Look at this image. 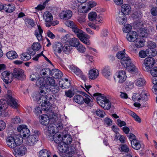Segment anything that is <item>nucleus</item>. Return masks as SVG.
<instances>
[{
	"label": "nucleus",
	"instance_id": "f3484780",
	"mask_svg": "<svg viewBox=\"0 0 157 157\" xmlns=\"http://www.w3.org/2000/svg\"><path fill=\"white\" fill-rule=\"evenodd\" d=\"M50 75L54 78L56 79H59L63 75L62 73L60 70L55 69H52L50 71Z\"/></svg>",
	"mask_w": 157,
	"mask_h": 157
},
{
	"label": "nucleus",
	"instance_id": "8fccbe9b",
	"mask_svg": "<svg viewBox=\"0 0 157 157\" xmlns=\"http://www.w3.org/2000/svg\"><path fill=\"white\" fill-rule=\"evenodd\" d=\"M134 86V83L133 82L127 81L125 82V87L127 90H129L132 89Z\"/></svg>",
	"mask_w": 157,
	"mask_h": 157
},
{
	"label": "nucleus",
	"instance_id": "79ce46f5",
	"mask_svg": "<svg viewBox=\"0 0 157 157\" xmlns=\"http://www.w3.org/2000/svg\"><path fill=\"white\" fill-rule=\"evenodd\" d=\"M146 81L143 77H140L138 78L136 81V86L141 87L145 85Z\"/></svg>",
	"mask_w": 157,
	"mask_h": 157
},
{
	"label": "nucleus",
	"instance_id": "aec40b11",
	"mask_svg": "<svg viewBox=\"0 0 157 157\" xmlns=\"http://www.w3.org/2000/svg\"><path fill=\"white\" fill-rule=\"evenodd\" d=\"M121 63L123 67L125 68H127L131 65L132 62L130 58L128 56L124 58L121 60Z\"/></svg>",
	"mask_w": 157,
	"mask_h": 157
},
{
	"label": "nucleus",
	"instance_id": "49530a36",
	"mask_svg": "<svg viewBox=\"0 0 157 157\" xmlns=\"http://www.w3.org/2000/svg\"><path fill=\"white\" fill-rule=\"evenodd\" d=\"M139 95L142 101H145L147 100V92L145 90H143L142 91L139 93Z\"/></svg>",
	"mask_w": 157,
	"mask_h": 157
},
{
	"label": "nucleus",
	"instance_id": "c03bdc74",
	"mask_svg": "<svg viewBox=\"0 0 157 157\" xmlns=\"http://www.w3.org/2000/svg\"><path fill=\"white\" fill-rule=\"evenodd\" d=\"M125 49L123 51H119L117 54V57L119 59L121 60L124 59L125 57L127 56L128 55L125 52Z\"/></svg>",
	"mask_w": 157,
	"mask_h": 157
},
{
	"label": "nucleus",
	"instance_id": "37998d69",
	"mask_svg": "<svg viewBox=\"0 0 157 157\" xmlns=\"http://www.w3.org/2000/svg\"><path fill=\"white\" fill-rule=\"evenodd\" d=\"M69 43L72 47L73 46L76 47L80 43L78 39L74 37L71 39Z\"/></svg>",
	"mask_w": 157,
	"mask_h": 157
},
{
	"label": "nucleus",
	"instance_id": "2eb2a0df",
	"mask_svg": "<svg viewBox=\"0 0 157 157\" xmlns=\"http://www.w3.org/2000/svg\"><path fill=\"white\" fill-rule=\"evenodd\" d=\"M72 15V13L71 11L66 10L62 11L59 14V16L62 19L67 20L70 18Z\"/></svg>",
	"mask_w": 157,
	"mask_h": 157
},
{
	"label": "nucleus",
	"instance_id": "603ef678",
	"mask_svg": "<svg viewBox=\"0 0 157 157\" xmlns=\"http://www.w3.org/2000/svg\"><path fill=\"white\" fill-rule=\"evenodd\" d=\"M44 78L40 77L38 78L37 79V80L36 81V85L37 86H41L42 88H43L44 86Z\"/></svg>",
	"mask_w": 157,
	"mask_h": 157
},
{
	"label": "nucleus",
	"instance_id": "ea45409f",
	"mask_svg": "<svg viewBox=\"0 0 157 157\" xmlns=\"http://www.w3.org/2000/svg\"><path fill=\"white\" fill-rule=\"evenodd\" d=\"M25 23L27 26L31 28L34 27L35 25L34 21L31 19H26L25 20Z\"/></svg>",
	"mask_w": 157,
	"mask_h": 157
},
{
	"label": "nucleus",
	"instance_id": "b1692460",
	"mask_svg": "<svg viewBox=\"0 0 157 157\" xmlns=\"http://www.w3.org/2000/svg\"><path fill=\"white\" fill-rule=\"evenodd\" d=\"M38 29L35 31V35L36 36L39 41H41L42 40L43 36L42 33L43 32V30L39 25H37Z\"/></svg>",
	"mask_w": 157,
	"mask_h": 157
},
{
	"label": "nucleus",
	"instance_id": "473e14b6",
	"mask_svg": "<svg viewBox=\"0 0 157 157\" xmlns=\"http://www.w3.org/2000/svg\"><path fill=\"white\" fill-rule=\"evenodd\" d=\"M119 149L121 152L128 153L130 150L129 147L125 144H121Z\"/></svg>",
	"mask_w": 157,
	"mask_h": 157
},
{
	"label": "nucleus",
	"instance_id": "e2e57ef3",
	"mask_svg": "<svg viewBox=\"0 0 157 157\" xmlns=\"http://www.w3.org/2000/svg\"><path fill=\"white\" fill-rule=\"evenodd\" d=\"M40 76L38 75V74L37 73L32 74L30 76V80L32 81H35L37 80V79Z\"/></svg>",
	"mask_w": 157,
	"mask_h": 157
},
{
	"label": "nucleus",
	"instance_id": "72a5a7b5",
	"mask_svg": "<svg viewBox=\"0 0 157 157\" xmlns=\"http://www.w3.org/2000/svg\"><path fill=\"white\" fill-rule=\"evenodd\" d=\"M6 56L9 59H13L17 58L18 55L15 51H11L7 53Z\"/></svg>",
	"mask_w": 157,
	"mask_h": 157
},
{
	"label": "nucleus",
	"instance_id": "5701e85b",
	"mask_svg": "<svg viewBox=\"0 0 157 157\" xmlns=\"http://www.w3.org/2000/svg\"><path fill=\"white\" fill-rule=\"evenodd\" d=\"M10 73L7 71H4L2 73L1 78L6 84H8L11 82V81H10Z\"/></svg>",
	"mask_w": 157,
	"mask_h": 157
},
{
	"label": "nucleus",
	"instance_id": "4be33fe9",
	"mask_svg": "<svg viewBox=\"0 0 157 157\" xmlns=\"http://www.w3.org/2000/svg\"><path fill=\"white\" fill-rule=\"evenodd\" d=\"M117 77L119 79L118 83H121L124 82L126 78V73L125 71H120L118 72V74Z\"/></svg>",
	"mask_w": 157,
	"mask_h": 157
},
{
	"label": "nucleus",
	"instance_id": "e433bc0d",
	"mask_svg": "<svg viewBox=\"0 0 157 157\" xmlns=\"http://www.w3.org/2000/svg\"><path fill=\"white\" fill-rule=\"evenodd\" d=\"M73 100L76 103L80 104H83L84 98L81 95H75L74 97Z\"/></svg>",
	"mask_w": 157,
	"mask_h": 157
},
{
	"label": "nucleus",
	"instance_id": "69168bd1",
	"mask_svg": "<svg viewBox=\"0 0 157 157\" xmlns=\"http://www.w3.org/2000/svg\"><path fill=\"white\" fill-rule=\"evenodd\" d=\"M32 48L35 51L39 50L41 48L40 44L39 43H34L32 46Z\"/></svg>",
	"mask_w": 157,
	"mask_h": 157
},
{
	"label": "nucleus",
	"instance_id": "c85d7f7f",
	"mask_svg": "<svg viewBox=\"0 0 157 157\" xmlns=\"http://www.w3.org/2000/svg\"><path fill=\"white\" fill-rule=\"evenodd\" d=\"M41 117L40 121L41 124L46 125L49 124L50 119L47 115L44 114L41 116Z\"/></svg>",
	"mask_w": 157,
	"mask_h": 157
},
{
	"label": "nucleus",
	"instance_id": "1a4fd4ad",
	"mask_svg": "<svg viewBox=\"0 0 157 157\" xmlns=\"http://www.w3.org/2000/svg\"><path fill=\"white\" fill-rule=\"evenodd\" d=\"M63 48V45L61 43H57L54 44L53 45V48L54 52V54L57 58L60 59L61 58L58 55V54H60L62 52Z\"/></svg>",
	"mask_w": 157,
	"mask_h": 157
},
{
	"label": "nucleus",
	"instance_id": "5fc2aeb1",
	"mask_svg": "<svg viewBox=\"0 0 157 157\" xmlns=\"http://www.w3.org/2000/svg\"><path fill=\"white\" fill-rule=\"evenodd\" d=\"M149 56H155L157 54V52L154 49H147Z\"/></svg>",
	"mask_w": 157,
	"mask_h": 157
},
{
	"label": "nucleus",
	"instance_id": "393cba45",
	"mask_svg": "<svg viewBox=\"0 0 157 157\" xmlns=\"http://www.w3.org/2000/svg\"><path fill=\"white\" fill-rule=\"evenodd\" d=\"M121 11L119 12H122L125 15H128L131 11V8L128 4H125L122 5L121 7Z\"/></svg>",
	"mask_w": 157,
	"mask_h": 157
},
{
	"label": "nucleus",
	"instance_id": "4c0bfd02",
	"mask_svg": "<svg viewBox=\"0 0 157 157\" xmlns=\"http://www.w3.org/2000/svg\"><path fill=\"white\" fill-rule=\"evenodd\" d=\"M56 127L55 123L50 124L48 127L47 133L54 134L55 132V130H56Z\"/></svg>",
	"mask_w": 157,
	"mask_h": 157
},
{
	"label": "nucleus",
	"instance_id": "bf43d9fd",
	"mask_svg": "<svg viewBox=\"0 0 157 157\" xmlns=\"http://www.w3.org/2000/svg\"><path fill=\"white\" fill-rule=\"evenodd\" d=\"M65 95L67 97L71 98L74 95V93L71 90H66L65 92Z\"/></svg>",
	"mask_w": 157,
	"mask_h": 157
},
{
	"label": "nucleus",
	"instance_id": "f03ea898",
	"mask_svg": "<svg viewBox=\"0 0 157 157\" xmlns=\"http://www.w3.org/2000/svg\"><path fill=\"white\" fill-rule=\"evenodd\" d=\"M19 137V135H17L8 137L6 140L8 146L11 148H14L20 145L22 141L20 139Z\"/></svg>",
	"mask_w": 157,
	"mask_h": 157
},
{
	"label": "nucleus",
	"instance_id": "bb28decb",
	"mask_svg": "<svg viewBox=\"0 0 157 157\" xmlns=\"http://www.w3.org/2000/svg\"><path fill=\"white\" fill-rule=\"evenodd\" d=\"M44 20L46 22H50L53 19V17L51 13L48 11L45 12L43 15Z\"/></svg>",
	"mask_w": 157,
	"mask_h": 157
},
{
	"label": "nucleus",
	"instance_id": "338daca9",
	"mask_svg": "<svg viewBox=\"0 0 157 157\" xmlns=\"http://www.w3.org/2000/svg\"><path fill=\"white\" fill-rule=\"evenodd\" d=\"M96 113L98 116L102 118L103 117L105 114V112L103 110L100 109H98L96 111Z\"/></svg>",
	"mask_w": 157,
	"mask_h": 157
},
{
	"label": "nucleus",
	"instance_id": "20e7f679",
	"mask_svg": "<svg viewBox=\"0 0 157 157\" xmlns=\"http://www.w3.org/2000/svg\"><path fill=\"white\" fill-rule=\"evenodd\" d=\"M65 24L71 29L72 31L76 35L78 38L84 32L82 30L80 29L76 25L73 21L68 20L66 21L65 22Z\"/></svg>",
	"mask_w": 157,
	"mask_h": 157
},
{
	"label": "nucleus",
	"instance_id": "7c9ffc66",
	"mask_svg": "<svg viewBox=\"0 0 157 157\" xmlns=\"http://www.w3.org/2000/svg\"><path fill=\"white\" fill-rule=\"evenodd\" d=\"M62 142L67 145L71 144L72 141L71 136L69 134L65 135L63 137Z\"/></svg>",
	"mask_w": 157,
	"mask_h": 157
},
{
	"label": "nucleus",
	"instance_id": "de8ad7c7",
	"mask_svg": "<svg viewBox=\"0 0 157 157\" xmlns=\"http://www.w3.org/2000/svg\"><path fill=\"white\" fill-rule=\"evenodd\" d=\"M71 71L77 75L80 76L82 74V71L78 67L74 66H71Z\"/></svg>",
	"mask_w": 157,
	"mask_h": 157
},
{
	"label": "nucleus",
	"instance_id": "cd10ccee",
	"mask_svg": "<svg viewBox=\"0 0 157 157\" xmlns=\"http://www.w3.org/2000/svg\"><path fill=\"white\" fill-rule=\"evenodd\" d=\"M102 73L103 75L105 78L109 79L112 74L109 67H105L102 70Z\"/></svg>",
	"mask_w": 157,
	"mask_h": 157
},
{
	"label": "nucleus",
	"instance_id": "f257e3e1",
	"mask_svg": "<svg viewBox=\"0 0 157 157\" xmlns=\"http://www.w3.org/2000/svg\"><path fill=\"white\" fill-rule=\"evenodd\" d=\"M55 83V81L52 78H47L44 84L43 88L40 87L39 88V93L40 95L38 99V103L41 106L43 107V109L45 111L49 110L51 107L50 103L47 101L48 98V93L45 92L51 88Z\"/></svg>",
	"mask_w": 157,
	"mask_h": 157
},
{
	"label": "nucleus",
	"instance_id": "58836bf2",
	"mask_svg": "<svg viewBox=\"0 0 157 157\" xmlns=\"http://www.w3.org/2000/svg\"><path fill=\"white\" fill-rule=\"evenodd\" d=\"M63 50L65 53L69 54L71 52L72 47L70 44H65L63 46Z\"/></svg>",
	"mask_w": 157,
	"mask_h": 157
},
{
	"label": "nucleus",
	"instance_id": "412c9836",
	"mask_svg": "<svg viewBox=\"0 0 157 157\" xmlns=\"http://www.w3.org/2000/svg\"><path fill=\"white\" fill-rule=\"evenodd\" d=\"M88 17L90 21H93L95 20L96 21L99 22L100 21H102V18H98L97 17V15L96 13L94 12H90L88 14Z\"/></svg>",
	"mask_w": 157,
	"mask_h": 157
},
{
	"label": "nucleus",
	"instance_id": "864d4df0",
	"mask_svg": "<svg viewBox=\"0 0 157 157\" xmlns=\"http://www.w3.org/2000/svg\"><path fill=\"white\" fill-rule=\"evenodd\" d=\"M128 68V71L132 73H136L138 71V69L132 63L131 65Z\"/></svg>",
	"mask_w": 157,
	"mask_h": 157
},
{
	"label": "nucleus",
	"instance_id": "f704fd0d",
	"mask_svg": "<svg viewBox=\"0 0 157 157\" xmlns=\"http://www.w3.org/2000/svg\"><path fill=\"white\" fill-rule=\"evenodd\" d=\"M135 42V45L137 48H141L144 45V39L137 38Z\"/></svg>",
	"mask_w": 157,
	"mask_h": 157
},
{
	"label": "nucleus",
	"instance_id": "dca6fc26",
	"mask_svg": "<svg viewBox=\"0 0 157 157\" xmlns=\"http://www.w3.org/2000/svg\"><path fill=\"white\" fill-rule=\"evenodd\" d=\"M81 35L78 37L79 40L87 45H90V43L89 40L90 38V36L86 34L84 32H83Z\"/></svg>",
	"mask_w": 157,
	"mask_h": 157
},
{
	"label": "nucleus",
	"instance_id": "0eeeda50",
	"mask_svg": "<svg viewBox=\"0 0 157 157\" xmlns=\"http://www.w3.org/2000/svg\"><path fill=\"white\" fill-rule=\"evenodd\" d=\"M13 75L14 78L21 80H23L25 78L23 71L19 68H15L14 69Z\"/></svg>",
	"mask_w": 157,
	"mask_h": 157
},
{
	"label": "nucleus",
	"instance_id": "9d476101",
	"mask_svg": "<svg viewBox=\"0 0 157 157\" xmlns=\"http://www.w3.org/2000/svg\"><path fill=\"white\" fill-rule=\"evenodd\" d=\"M38 138L36 135H32L26 138V144L29 146H33L37 142Z\"/></svg>",
	"mask_w": 157,
	"mask_h": 157
},
{
	"label": "nucleus",
	"instance_id": "13d9d810",
	"mask_svg": "<svg viewBox=\"0 0 157 157\" xmlns=\"http://www.w3.org/2000/svg\"><path fill=\"white\" fill-rule=\"evenodd\" d=\"M132 26L129 24H128L124 25V27L123 28V30L124 32L125 33H128L130 32L132 29Z\"/></svg>",
	"mask_w": 157,
	"mask_h": 157
},
{
	"label": "nucleus",
	"instance_id": "0e129e2a",
	"mask_svg": "<svg viewBox=\"0 0 157 157\" xmlns=\"http://www.w3.org/2000/svg\"><path fill=\"white\" fill-rule=\"evenodd\" d=\"M132 98L135 102L138 101L140 102L141 101L140 97L139 95V94H135L134 95H133L132 97Z\"/></svg>",
	"mask_w": 157,
	"mask_h": 157
},
{
	"label": "nucleus",
	"instance_id": "3c124183",
	"mask_svg": "<svg viewBox=\"0 0 157 157\" xmlns=\"http://www.w3.org/2000/svg\"><path fill=\"white\" fill-rule=\"evenodd\" d=\"M31 58V55L27 53H23L21 55V60L27 61L29 60Z\"/></svg>",
	"mask_w": 157,
	"mask_h": 157
},
{
	"label": "nucleus",
	"instance_id": "774afa93",
	"mask_svg": "<svg viewBox=\"0 0 157 157\" xmlns=\"http://www.w3.org/2000/svg\"><path fill=\"white\" fill-rule=\"evenodd\" d=\"M70 38L68 35H65L63 36L61 39V41L63 43H66L67 42L69 43Z\"/></svg>",
	"mask_w": 157,
	"mask_h": 157
},
{
	"label": "nucleus",
	"instance_id": "6e6552de",
	"mask_svg": "<svg viewBox=\"0 0 157 157\" xmlns=\"http://www.w3.org/2000/svg\"><path fill=\"white\" fill-rule=\"evenodd\" d=\"M67 147V145L64 144L63 142H61L58 144V148L61 152L63 153H69L70 155H71L75 152L74 150L70 151Z\"/></svg>",
	"mask_w": 157,
	"mask_h": 157
},
{
	"label": "nucleus",
	"instance_id": "ddd939ff",
	"mask_svg": "<svg viewBox=\"0 0 157 157\" xmlns=\"http://www.w3.org/2000/svg\"><path fill=\"white\" fill-rule=\"evenodd\" d=\"M138 37L136 32L133 31L128 32L126 35L127 40L130 42H134L136 40Z\"/></svg>",
	"mask_w": 157,
	"mask_h": 157
},
{
	"label": "nucleus",
	"instance_id": "680f3d73",
	"mask_svg": "<svg viewBox=\"0 0 157 157\" xmlns=\"http://www.w3.org/2000/svg\"><path fill=\"white\" fill-rule=\"evenodd\" d=\"M77 49L80 52H84L86 50L85 47L81 44L79 43V44L76 47Z\"/></svg>",
	"mask_w": 157,
	"mask_h": 157
},
{
	"label": "nucleus",
	"instance_id": "a19ab883",
	"mask_svg": "<svg viewBox=\"0 0 157 157\" xmlns=\"http://www.w3.org/2000/svg\"><path fill=\"white\" fill-rule=\"evenodd\" d=\"M59 90V87L56 83L50 89H48L47 91H49L52 93L55 94L57 93Z\"/></svg>",
	"mask_w": 157,
	"mask_h": 157
},
{
	"label": "nucleus",
	"instance_id": "6e6d98bb",
	"mask_svg": "<svg viewBox=\"0 0 157 157\" xmlns=\"http://www.w3.org/2000/svg\"><path fill=\"white\" fill-rule=\"evenodd\" d=\"M59 85L63 89H67L70 86V81H65L63 83H59Z\"/></svg>",
	"mask_w": 157,
	"mask_h": 157
},
{
	"label": "nucleus",
	"instance_id": "a211bd4d",
	"mask_svg": "<svg viewBox=\"0 0 157 157\" xmlns=\"http://www.w3.org/2000/svg\"><path fill=\"white\" fill-rule=\"evenodd\" d=\"M15 151L16 152V155H18L23 156L26 153L27 149L24 146H20L15 149Z\"/></svg>",
	"mask_w": 157,
	"mask_h": 157
},
{
	"label": "nucleus",
	"instance_id": "a878e982",
	"mask_svg": "<svg viewBox=\"0 0 157 157\" xmlns=\"http://www.w3.org/2000/svg\"><path fill=\"white\" fill-rule=\"evenodd\" d=\"M39 157H51V152L46 149L41 150L39 152Z\"/></svg>",
	"mask_w": 157,
	"mask_h": 157
},
{
	"label": "nucleus",
	"instance_id": "4d7b16f0",
	"mask_svg": "<svg viewBox=\"0 0 157 157\" xmlns=\"http://www.w3.org/2000/svg\"><path fill=\"white\" fill-rule=\"evenodd\" d=\"M85 56L86 57V62L87 64H90L93 61V56L86 54Z\"/></svg>",
	"mask_w": 157,
	"mask_h": 157
},
{
	"label": "nucleus",
	"instance_id": "c756f323",
	"mask_svg": "<svg viewBox=\"0 0 157 157\" xmlns=\"http://www.w3.org/2000/svg\"><path fill=\"white\" fill-rule=\"evenodd\" d=\"M132 147L134 149L138 150L141 147V145L139 141L136 140H134L132 141L131 142Z\"/></svg>",
	"mask_w": 157,
	"mask_h": 157
},
{
	"label": "nucleus",
	"instance_id": "09e8293b",
	"mask_svg": "<svg viewBox=\"0 0 157 157\" xmlns=\"http://www.w3.org/2000/svg\"><path fill=\"white\" fill-rule=\"evenodd\" d=\"M90 98L92 99V98L90 96H88V97H86L84 98V101H83V104L84 102L87 104L88 106L91 107L93 106L94 103L92 99V100L90 99Z\"/></svg>",
	"mask_w": 157,
	"mask_h": 157
},
{
	"label": "nucleus",
	"instance_id": "f8f14e48",
	"mask_svg": "<svg viewBox=\"0 0 157 157\" xmlns=\"http://www.w3.org/2000/svg\"><path fill=\"white\" fill-rule=\"evenodd\" d=\"M14 10V7L13 5L9 4H3L1 5V11H5L6 13H11Z\"/></svg>",
	"mask_w": 157,
	"mask_h": 157
},
{
	"label": "nucleus",
	"instance_id": "423d86ee",
	"mask_svg": "<svg viewBox=\"0 0 157 157\" xmlns=\"http://www.w3.org/2000/svg\"><path fill=\"white\" fill-rule=\"evenodd\" d=\"M17 130L20 132V135L22 138H27L30 135V131L27 128V126L21 124L19 125L17 128Z\"/></svg>",
	"mask_w": 157,
	"mask_h": 157
},
{
	"label": "nucleus",
	"instance_id": "9b49d317",
	"mask_svg": "<svg viewBox=\"0 0 157 157\" xmlns=\"http://www.w3.org/2000/svg\"><path fill=\"white\" fill-rule=\"evenodd\" d=\"M90 95L94 99H96L97 103L99 105H101L100 102L101 103H103V101H105L107 98L104 96L103 94H101L98 93H96L93 94L92 95L90 94L88 92Z\"/></svg>",
	"mask_w": 157,
	"mask_h": 157
},
{
	"label": "nucleus",
	"instance_id": "7ed1b4c3",
	"mask_svg": "<svg viewBox=\"0 0 157 157\" xmlns=\"http://www.w3.org/2000/svg\"><path fill=\"white\" fill-rule=\"evenodd\" d=\"M8 105L15 109H17L18 106L16 99L13 97L7 99V100L3 99H1V109H2L3 107L4 109H6Z\"/></svg>",
	"mask_w": 157,
	"mask_h": 157
},
{
	"label": "nucleus",
	"instance_id": "a18cd8bd",
	"mask_svg": "<svg viewBox=\"0 0 157 157\" xmlns=\"http://www.w3.org/2000/svg\"><path fill=\"white\" fill-rule=\"evenodd\" d=\"M63 137L60 135L58 134V133H56L54 136V142L59 144H60L63 141Z\"/></svg>",
	"mask_w": 157,
	"mask_h": 157
},
{
	"label": "nucleus",
	"instance_id": "6ab92c4d",
	"mask_svg": "<svg viewBox=\"0 0 157 157\" xmlns=\"http://www.w3.org/2000/svg\"><path fill=\"white\" fill-rule=\"evenodd\" d=\"M99 72L97 70L92 69L89 71L88 76L90 79H94L96 78L99 75Z\"/></svg>",
	"mask_w": 157,
	"mask_h": 157
},
{
	"label": "nucleus",
	"instance_id": "4468645a",
	"mask_svg": "<svg viewBox=\"0 0 157 157\" xmlns=\"http://www.w3.org/2000/svg\"><path fill=\"white\" fill-rule=\"evenodd\" d=\"M117 21L118 22L119 24L123 25L125 24L126 21V17L125 15L122 12H119L117 15L116 18Z\"/></svg>",
	"mask_w": 157,
	"mask_h": 157
},
{
	"label": "nucleus",
	"instance_id": "c9c22d12",
	"mask_svg": "<svg viewBox=\"0 0 157 157\" xmlns=\"http://www.w3.org/2000/svg\"><path fill=\"white\" fill-rule=\"evenodd\" d=\"M51 70L48 68H45L42 69L40 71V74L41 76L43 78L46 77L50 75Z\"/></svg>",
	"mask_w": 157,
	"mask_h": 157
},
{
	"label": "nucleus",
	"instance_id": "39448f33",
	"mask_svg": "<svg viewBox=\"0 0 157 157\" xmlns=\"http://www.w3.org/2000/svg\"><path fill=\"white\" fill-rule=\"evenodd\" d=\"M155 63V59L152 57L146 58L143 65V69L146 71H149Z\"/></svg>",
	"mask_w": 157,
	"mask_h": 157
},
{
	"label": "nucleus",
	"instance_id": "2f4dec72",
	"mask_svg": "<svg viewBox=\"0 0 157 157\" xmlns=\"http://www.w3.org/2000/svg\"><path fill=\"white\" fill-rule=\"evenodd\" d=\"M103 102L102 103H101V102H99V103L101 104L100 105L105 109L109 110V109L111 107V104L109 99H107Z\"/></svg>",
	"mask_w": 157,
	"mask_h": 157
},
{
	"label": "nucleus",
	"instance_id": "052dcab7",
	"mask_svg": "<svg viewBox=\"0 0 157 157\" xmlns=\"http://www.w3.org/2000/svg\"><path fill=\"white\" fill-rule=\"evenodd\" d=\"M140 57L141 58H144L147 56H149L147 52V49L146 51L141 50L139 53Z\"/></svg>",
	"mask_w": 157,
	"mask_h": 157
}]
</instances>
